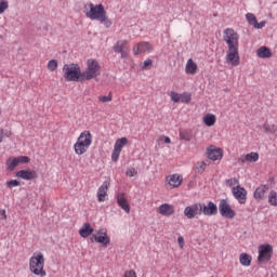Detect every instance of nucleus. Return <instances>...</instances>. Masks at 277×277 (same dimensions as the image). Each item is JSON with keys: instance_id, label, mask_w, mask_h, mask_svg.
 Segmentation results:
<instances>
[{"instance_id": "obj_1", "label": "nucleus", "mask_w": 277, "mask_h": 277, "mask_svg": "<svg viewBox=\"0 0 277 277\" xmlns=\"http://www.w3.org/2000/svg\"><path fill=\"white\" fill-rule=\"evenodd\" d=\"M223 40L228 47L226 53L227 64L239 66V34L233 28H226L223 31Z\"/></svg>"}, {"instance_id": "obj_2", "label": "nucleus", "mask_w": 277, "mask_h": 277, "mask_svg": "<svg viewBox=\"0 0 277 277\" xmlns=\"http://www.w3.org/2000/svg\"><path fill=\"white\" fill-rule=\"evenodd\" d=\"M84 14L87 18H91V21H100L107 29L113 25L109 17H107V11H105L103 4L94 5V3H89V10L88 5H84Z\"/></svg>"}, {"instance_id": "obj_3", "label": "nucleus", "mask_w": 277, "mask_h": 277, "mask_svg": "<svg viewBox=\"0 0 277 277\" xmlns=\"http://www.w3.org/2000/svg\"><path fill=\"white\" fill-rule=\"evenodd\" d=\"M64 79L65 81H76L83 83V71L81 67L77 64H65L63 66Z\"/></svg>"}, {"instance_id": "obj_4", "label": "nucleus", "mask_w": 277, "mask_h": 277, "mask_svg": "<svg viewBox=\"0 0 277 277\" xmlns=\"http://www.w3.org/2000/svg\"><path fill=\"white\" fill-rule=\"evenodd\" d=\"M29 271L35 274V276H47V271H44V255L42 253L32 254L29 260Z\"/></svg>"}, {"instance_id": "obj_5", "label": "nucleus", "mask_w": 277, "mask_h": 277, "mask_svg": "<svg viewBox=\"0 0 277 277\" xmlns=\"http://www.w3.org/2000/svg\"><path fill=\"white\" fill-rule=\"evenodd\" d=\"M101 75V65L96 60H89L87 62V70L82 71L83 81H92Z\"/></svg>"}, {"instance_id": "obj_6", "label": "nucleus", "mask_w": 277, "mask_h": 277, "mask_svg": "<svg viewBox=\"0 0 277 277\" xmlns=\"http://www.w3.org/2000/svg\"><path fill=\"white\" fill-rule=\"evenodd\" d=\"M258 252V263L259 265H263V263L272 261V256L274 255V247H272L269 243L260 245Z\"/></svg>"}, {"instance_id": "obj_7", "label": "nucleus", "mask_w": 277, "mask_h": 277, "mask_svg": "<svg viewBox=\"0 0 277 277\" xmlns=\"http://www.w3.org/2000/svg\"><path fill=\"white\" fill-rule=\"evenodd\" d=\"M113 51L115 53H120L121 60H126V57L129 56V51H130L129 41L127 40L117 41L113 47Z\"/></svg>"}, {"instance_id": "obj_8", "label": "nucleus", "mask_w": 277, "mask_h": 277, "mask_svg": "<svg viewBox=\"0 0 277 277\" xmlns=\"http://www.w3.org/2000/svg\"><path fill=\"white\" fill-rule=\"evenodd\" d=\"M219 211L222 217H226L227 220H233L236 213L233 209H230V205L226 199H222L219 205Z\"/></svg>"}, {"instance_id": "obj_9", "label": "nucleus", "mask_w": 277, "mask_h": 277, "mask_svg": "<svg viewBox=\"0 0 277 277\" xmlns=\"http://www.w3.org/2000/svg\"><path fill=\"white\" fill-rule=\"evenodd\" d=\"M92 239L96 243H101L104 248H107L111 243V239L107 236V229H100L97 234H92Z\"/></svg>"}, {"instance_id": "obj_10", "label": "nucleus", "mask_w": 277, "mask_h": 277, "mask_svg": "<svg viewBox=\"0 0 277 277\" xmlns=\"http://www.w3.org/2000/svg\"><path fill=\"white\" fill-rule=\"evenodd\" d=\"M184 215L187 216L188 220H194L196 215H202V203H195L186 207Z\"/></svg>"}, {"instance_id": "obj_11", "label": "nucleus", "mask_w": 277, "mask_h": 277, "mask_svg": "<svg viewBox=\"0 0 277 277\" xmlns=\"http://www.w3.org/2000/svg\"><path fill=\"white\" fill-rule=\"evenodd\" d=\"M233 196L238 200L240 205H246L247 196H248V190L241 186H236L233 187Z\"/></svg>"}, {"instance_id": "obj_12", "label": "nucleus", "mask_w": 277, "mask_h": 277, "mask_svg": "<svg viewBox=\"0 0 277 277\" xmlns=\"http://www.w3.org/2000/svg\"><path fill=\"white\" fill-rule=\"evenodd\" d=\"M18 179H23V181H34V179H38V173L35 170H21L15 174Z\"/></svg>"}, {"instance_id": "obj_13", "label": "nucleus", "mask_w": 277, "mask_h": 277, "mask_svg": "<svg viewBox=\"0 0 277 277\" xmlns=\"http://www.w3.org/2000/svg\"><path fill=\"white\" fill-rule=\"evenodd\" d=\"M201 213L208 216L217 215V206L212 201H209L208 205L201 203Z\"/></svg>"}, {"instance_id": "obj_14", "label": "nucleus", "mask_w": 277, "mask_h": 277, "mask_svg": "<svg viewBox=\"0 0 277 277\" xmlns=\"http://www.w3.org/2000/svg\"><path fill=\"white\" fill-rule=\"evenodd\" d=\"M116 198L118 207H120V209H122L126 213H131V206H129V201H127L124 193H119Z\"/></svg>"}, {"instance_id": "obj_15", "label": "nucleus", "mask_w": 277, "mask_h": 277, "mask_svg": "<svg viewBox=\"0 0 277 277\" xmlns=\"http://www.w3.org/2000/svg\"><path fill=\"white\" fill-rule=\"evenodd\" d=\"M109 182L105 181L102 186H100L97 190V200L98 202H105V198L107 196V192L109 190Z\"/></svg>"}, {"instance_id": "obj_16", "label": "nucleus", "mask_w": 277, "mask_h": 277, "mask_svg": "<svg viewBox=\"0 0 277 277\" xmlns=\"http://www.w3.org/2000/svg\"><path fill=\"white\" fill-rule=\"evenodd\" d=\"M77 142H81L83 146L90 148V146L92 145V133H90V131H84L80 133Z\"/></svg>"}, {"instance_id": "obj_17", "label": "nucleus", "mask_w": 277, "mask_h": 277, "mask_svg": "<svg viewBox=\"0 0 277 277\" xmlns=\"http://www.w3.org/2000/svg\"><path fill=\"white\" fill-rule=\"evenodd\" d=\"M268 190L269 185L267 184L259 186L253 194L255 200H263Z\"/></svg>"}, {"instance_id": "obj_18", "label": "nucleus", "mask_w": 277, "mask_h": 277, "mask_svg": "<svg viewBox=\"0 0 277 277\" xmlns=\"http://www.w3.org/2000/svg\"><path fill=\"white\" fill-rule=\"evenodd\" d=\"M208 159H211L212 161H217L222 159V148H209L207 151Z\"/></svg>"}, {"instance_id": "obj_19", "label": "nucleus", "mask_w": 277, "mask_h": 277, "mask_svg": "<svg viewBox=\"0 0 277 277\" xmlns=\"http://www.w3.org/2000/svg\"><path fill=\"white\" fill-rule=\"evenodd\" d=\"M160 215H164V216H170V215H174V207L171 206L170 203H163L159 207L158 209Z\"/></svg>"}, {"instance_id": "obj_20", "label": "nucleus", "mask_w": 277, "mask_h": 277, "mask_svg": "<svg viewBox=\"0 0 277 277\" xmlns=\"http://www.w3.org/2000/svg\"><path fill=\"white\" fill-rule=\"evenodd\" d=\"M92 233H94V228H92V225H90V223H84L79 229V235L80 237H83V239L90 237Z\"/></svg>"}, {"instance_id": "obj_21", "label": "nucleus", "mask_w": 277, "mask_h": 277, "mask_svg": "<svg viewBox=\"0 0 277 277\" xmlns=\"http://www.w3.org/2000/svg\"><path fill=\"white\" fill-rule=\"evenodd\" d=\"M256 55L258 57H261V60H267L272 57V50H269L267 47H261L258 49Z\"/></svg>"}, {"instance_id": "obj_22", "label": "nucleus", "mask_w": 277, "mask_h": 277, "mask_svg": "<svg viewBox=\"0 0 277 277\" xmlns=\"http://www.w3.org/2000/svg\"><path fill=\"white\" fill-rule=\"evenodd\" d=\"M198 72V65L194 60L189 58L186 63V74L187 75H196Z\"/></svg>"}, {"instance_id": "obj_23", "label": "nucleus", "mask_w": 277, "mask_h": 277, "mask_svg": "<svg viewBox=\"0 0 277 277\" xmlns=\"http://www.w3.org/2000/svg\"><path fill=\"white\" fill-rule=\"evenodd\" d=\"M168 181L171 187H180L181 183H183V177H181V175L173 174L168 177Z\"/></svg>"}, {"instance_id": "obj_24", "label": "nucleus", "mask_w": 277, "mask_h": 277, "mask_svg": "<svg viewBox=\"0 0 277 277\" xmlns=\"http://www.w3.org/2000/svg\"><path fill=\"white\" fill-rule=\"evenodd\" d=\"M127 144H129V138L121 137L116 141L114 148H115V150H119L120 153H122V148H124V146H127Z\"/></svg>"}, {"instance_id": "obj_25", "label": "nucleus", "mask_w": 277, "mask_h": 277, "mask_svg": "<svg viewBox=\"0 0 277 277\" xmlns=\"http://www.w3.org/2000/svg\"><path fill=\"white\" fill-rule=\"evenodd\" d=\"M74 150L76 155H83L88 151V146H84L82 142L77 141L74 145Z\"/></svg>"}, {"instance_id": "obj_26", "label": "nucleus", "mask_w": 277, "mask_h": 277, "mask_svg": "<svg viewBox=\"0 0 277 277\" xmlns=\"http://www.w3.org/2000/svg\"><path fill=\"white\" fill-rule=\"evenodd\" d=\"M18 166V162H16V158L14 157H10L6 160V170H9V172H14V170H16Z\"/></svg>"}, {"instance_id": "obj_27", "label": "nucleus", "mask_w": 277, "mask_h": 277, "mask_svg": "<svg viewBox=\"0 0 277 277\" xmlns=\"http://www.w3.org/2000/svg\"><path fill=\"white\" fill-rule=\"evenodd\" d=\"M240 263L245 267H250L252 263V256H250L248 253H241L240 254Z\"/></svg>"}, {"instance_id": "obj_28", "label": "nucleus", "mask_w": 277, "mask_h": 277, "mask_svg": "<svg viewBox=\"0 0 277 277\" xmlns=\"http://www.w3.org/2000/svg\"><path fill=\"white\" fill-rule=\"evenodd\" d=\"M215 115L213 114H207L205 117H203V122L206 124V127H213V124H215Z\"/></svg>"}, {"instance_id": "obj_29", "label": "nucleus", "mask_w": 277, "mask_h": 277, "mask_svg": "<svg viewBox=\"0 0 277 277\" xmlns=\"http://www.w3.org/2000/svg\"><path fill=\"white\" fill-rule=\"evenodd\" d=\"M138 47H141V53H150L153 51V44L146 41L140 42Z\"/></svg>"}, {"instance_id": "obj_30", "label": "nucleus", "mask_w": 277, "mask_h": 277, "mask_svg": "<svg viewBox=\"0 0 277 277\" xmlns=\"http://www.w3.org/2000/svg\"><path fill=\"white\" fill-rule=\"evenodd\" d=\"M268 203H271L272 207H277V193L276 190H271L268 194Z\"/></svg>"}, {"instance_id": "obj_31", "label": "nucleus", "mask_w": 277, "mask_h": 277, "mask_svg": "<svg viewBox=\"0 0 277 277\" xmlns=\"http://www.w3.org/2000/svg\"><path fill=\"white\" fill-rule=\"evenodd\" d=\"M246 161H251L252 163H255V161H259V153H250L247 154L245 157Z\"/></svg>"}, {"instance_id": "obj_32", "label": "nucleus", "mask_w": 277, "mask_h": 277, "mask_svg": "<svg viewBox=\"0 0 277 277\" xmlns=\"http://www.w3.org/2000/svg\"><path fill=\"white\" fill-rule=\"evenodd\" d=\"M246 18H247L249 25H252V27H255L256 23L259 22L256 19V15H254L252 13H247Z\"/></svg>"}, {"instance_id": "obj_33", "label": "nucleus", "mask_w": 277, "mask_h": 277, "mask_svg": "<svg viewBox=\"0 0 277 277\" xmlns=\"http://www.w3.org/2000/svg\"><path fill=\"white\" fill-rule=\"evenodd\" d=\"M15 161L17 162V166H21V163H29L31 159L28 156H18L14 157Z\"/></svg>"}, {"instance_id": "obj_34", "label": "nucleus", "mask_w": 277, "mask_h": 277, "mask_svg": "<svg viewBox=\"0 0 277 277\" xmlns=\"http://www.w3.org/2000/svg\"><path fill=\"white\" fill-rule=\"evenodd\" d=\"M48 69H50L51 72H54V70H57V61L56 60L49 61Z\"/></svg>"}, {"instance_id": "obj_35", "label": "nucleus", "mask_w": 277, "mask_h": 277, "mask_svg": "<svg viewBox=\"0 0 277 277\" xmlns=\"http://www.w3.org/2000/svg\"><path fill=\"white\" fill-rule=\"evenodd\" d=\"M5 185L9 189H12V187H19L21 183L18 182V180H11L8 181Z\"/></svg>"}, {"instance_id": "obj_36", "label": "nucleus", "mask_w": 277, "mask_h": 277, "mask_svg": "<svg viewBox=\"0 0 277 277\" xmlns=\"http://www.w3.org/2000/svg\"><path fill=\"white\" fill-rule=\"evenodd\" d=\"M9 8H10V4L8 3V1L5 0L0 1V14H3V12H5V10H8Z\"/></svg>"}, {"instance_id": "obj_37", "label": "nucleus", "mask_w": 277, "mask_h": 277, "mask_svg": "<svg viewBox=\"0 0 277 277\" xmlns=\"http://www.w3.org/2000/svg\"><path fill=\"white\" fill-rule=\"evenodd\" d=\"M170 97H171V101H173V103H179V102H181V94H179V93H176V92H174V91H172V92L170 93Z\"/></svg>"}, {"instance_id": "obj_38", "label": "nucleus", "mask_w": 277, "mask_h": 277, "mask_svg": "<svg viewBox=\"0 0 277 277\" xmlns=\"http://www.w3.org/2000/svg\"><path fill=\"white\" fill-rule=\"evenodd\" d=\"M180 138L184 140V142H190L192 135H189L187 132H180Z\"/></svg>"}, {"instance_id": "obj_39", "label": "nucleus", "mask_w": 277, "mask_h": 277, "mask_svg": "<svg viewBox=\"0 0 277 277\" xmlns=\"http://www.w3.org/2000/svg\"><path fill=\"white\" fill-rule=\"evenodd\" d=\"M120 153L118 149L114 148L113 153H111V160L113 161H118V159H120Z\"/></svg>"}, {"instance_id": "obj_40", "label": "nucleus", "mask_w": 277, "mask_h": 277, "mask_svg": "<svg viewBox=\"0 0 277 277\" xmlns=\"http://www.w3.org/2000/svg\"><path fill=\"white\" fill-rule=\"evenodd\" d=\"M98 101L101 103H110V101H111V93H109L108 96H105V95L98 96Z\"/></svg>"}, {"instance_id": "obj_41", "label": "nucleus", "mask_w": 277, "mask_h": 277, "mask_svg": "<svg viewBox=\"0 0 277 277\" xmlns=\"http://www.w3.org/2000/svg\"><path fill=\"white\" fill-rule=\"evenodd\" d=\"M180 101L181 103H192V95L182 94Z\"/></svg>"}, {"instance_id": "obj_42", "label": "nucleus", "mask_w": 277, "mask_h": 277, "mask_svg": "<svg viewBox=\"0 0 277 277\" xmlns=\"http://www.w3.org/2000/svg\"><path fill=\"white\" fill-rule=\"evenodd\" d=\"M225 183L229 187H233L234 185H238L239 184V180H237V177H234V179L226 180Z\"/></svg>"}, {"instance_id": "obj_43", "label": "nucleus", "mask_w": 277, "mask_h": 277, "mask_svg": "<svg viewBox=\"0 0 277 277\" xmlns=\"http://www.w3.org/2000/svg\"><path fill=\"white\" fill-rule=\"evenodd\" d=\"M206 168H207V164H206L205 162H201V163L199 164V167H196V172H197L198 174H202V172H205Z\"/></svg>"}, {"instance_id": "obj_44", "label": "nucleus", "mask_w": 277, "mask_h": 277, "mask_svg": "<svg viewBox=\"0 0 277 277\" xmlns=\"http://www.w3.org/2000/svg\"><path fill=\"white\" fill-rule=\"evenodd\" d=\"M142 68H153V60L147 58L146 61H144Z\"/></svg>"}, {"instance_id": "obj_45", "label": "nucleus", "mask_w": 277, "mask_h": 277, "mask_svg": "<svg viewBox=\"0 0 277 277\" xmlns=\"http://www.w3.org/2000/svg\"><path fill=\"white\" fill-rule=\"evenodd\" d=\"M126 174L127 176L133 177L135 176V174H137V171L135 170V168H130L127 170Z\"/></svg>"}, {"instance_id": "obj_46", "label": "nucleus", "mask_w": 277, "mask_h": 277, "mask_svg": "<svg viewBox=\"0 0 277 277\" xmlns=\"http://www.w3.org/2000/svg\"><path fill=\"white\" fill-rule=\"evenodd\" d=\"M266 23L265 21H262L261 23L256 22L254 29H263V27H265Z\"/></svg>"}, {"instance_id": "obj_47", "label": "nucleus", "mask_w": 277, "mask_h": 277, "mask_svg": "<svg viewBox=\"0 0 277 277\" xmlns=\"http://www.w3.org/2000/svg\"><path fill=\"white\" fill-rule=\"evenodd\" d=\"M134 55H140L142 53V48L140 47V43L136 44V47L133 48Z\"/></svg>"}, {"instance_id": "obj_48", "label": "nucleus", "mask_w": 277, "mask_h": 277, "mask_svg": "<svg viewBox=\"0 0 277 277\" xmlns=\"http://www.w3.org/2000/svg\"><path fill=\"white\" fill-rule=\"evenodd\" d=\"M124 277H137V275L135 274V271H127Z\"/></svg>"}, {"instance_id": "obj_49", "label": "nucleus", "mask_w": 277, "mask_h": 277, "mask_svg": "<svg viewBox=\"0 0 277 277\" xmlns=\"http://www.w3.org/2000/svg\"><path fill=\"white\" fill-rule=\"evenodd\" d=\"M177 242H179L180 248H184V246H185V238H183V236H180L177 238Z\"/></svg>"}, {"instance_id": "obj_50", "label": "nucleus", "mask_w": 277, "mask_h": 277, "mask_svg": "<svg viewBox=\"0 0 277 277\" xmlns=\"http://www.w3.org/2000/svg\"><path fill=\"white\" fill-rule=\"evenodd\" d=\"M0 220H8V215H5V210H0Z\"/></svg>"}, {"instance_id": "obj_51", "label": "nucleus", "mask_w": 277, "mask_h": 277, "mask_svg": "<svg viewBox=\"0 0 277 277\" xmlns=\"http://www.w3.org/2000/svg\"><path fill=\"white\" fill-rule=\"evenodd\" d=\"M12 135V131L3 130V137H10Z\"/></svg>"}, {"instance_id": "obj_52", "label": "nucleus", "mask_w": 277, "mask_h": 277, "mask_svg": "<svg viewBox=\"0 0 277 277\" xmlns=\"http://www.w3.org/2000/svg\"><path fill=\"white\" fill-rule=\"evenodd\" d=\"M162 140H164V144H170L172 142L168 136H162Z\"/></svg>"}, {"instance_id": "obj_53", "label": "nucleus", "mask_w": 277, "mask_h": 277, "mask_svg": "<svg viewBox=\"0 0 277 277\" xmlns=\"http://www.w3.org/2000/svg\"><path fill=\"white\" fill-rule=\"evenodd\" d=\"M3 129L0 128V144L3 142Z\"/></svg>"}, {"instance_id": "obj_54", "label": "nucleus", "mask_w": 277, "mask_h": 277, "mask_svg": "<svg viewBox=\"0 0 277 277\" xmlns=\"http://www.w3.org/2000/svg\"><path fill=\"white\" fill-rule=\"evenodd\" d=\"M268 183H274V177H269Z\"/></svg>"}]
</instances>
